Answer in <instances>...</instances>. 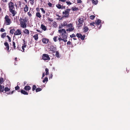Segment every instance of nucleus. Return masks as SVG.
Returning a JSON list of instances; mask_svg holds the SVG:
<instances>
[{"instance_id": "1", "label": "nucleus", "mask_w": 130, "mask_h": 130, "mask_svg": "<svg viewBox=\"0 0 130 130\" xmlns=\"http://www.w3.org/2000/svg\"><path fill=\"white\" fill-rule=\"evenodd\" d=\"M65 26H66V28H68L66 30V31H69V32L73 31L74 29L73 24L70 23L68 24V21H65L63 22V23H61V26H59V29H61Z\"/></svg>"}, {"instance_id": "2", "label": "nucleus", "mask_w": 130, "mask_h": 130, "mask_svg": "<svg viewBox=\"0 0 130 130\" xmlns=\"http://www.w3.org/2000/svg\"><path fill=\"white\" fill-rule=\"evenodd\" d=\"M9 11L12 14V16H14L17 14V12L15 10L14 3L12 2H10L8 4Z\"/></svg>"}, {"instance_id": "3", "label": "nucleus", "mask_w": 130, "mask_h": 130, "mask_svg": "<svg viewBox=\"0 0 130 130\" xmlns=\"http://www.w3.org/2000/svg\"><path fill=\"white\" fill-rule=\"evenodd\" d=\"M71 9H67L65 10L62 12V14L63 15V17L66 18H68L69 17V13Z\"/></svg>"}, {"instance_id": "4", "label": "nucleus", "mask_w": 130, "mask_h": 130, "mask_svg": "<svg viewBox=\"0 0 130 130\" xmlns=\"http://www.w3.org/2000/svg\"><path fill=\"white\" fill-rule=\"evenodd\" d=\"M4 24L6 25H10L11 23V19L7 15H6L5 18Z\"/></svg>"}, {"instance_id": "5", "label": "nucleus", "mask_w": 130, "mask_h": 130, "mask_svg": "<svg viewBox=\"0 0 130 130\" xmlns=\"http://www.w3.org/2000/svg\"><path fill=\"white\" fill-rule=\"evenodd\" d=\"M78 23L77 26L78 27H81L83 25V23L84 22V19L82 18H79L78 19Z\"/></svg>"}, {"instance_id": "6", "label": "nucleus", "mask_w": 130, "mask_h": 130, "mask_svg": "<svg viewBox=\"0 0 130 130\" xmlns=\"http://www.w3.org/2000/svg\"><path fill=\"white\" fill-rule=\"evenodd\" d=\"M42 59L44 60H49L50 58L48 55L47 54H43L42 56Z\"/></svg>"}, {"instance_id": "7", "label": "nucleus", "mask_w": 130, "mask_h": 130, "mask_svg": "<svg viewBox=\"0 0 130 130\" xmlns=\"http://www.w3.org/2000/svg\"><path fill=\"white\" fill-rule=\"evenodd\" d=\"M20 26L23 28H25L27 27V24L26 23L23 22L22 21L20 22Z\"/></svg>"}, {"instance_id": "8", "label": "nucleus", "mask_w": 130, "mask_h": 130, "mask_svg": "<svg viewBox=\"0 0 130 130\" xmlns=\"http://www.w3.org/2000/svg\"><path fill=\"white\" fill-rule=\"evenodd\" d=\"M22 32L21 30L19 29H17L16 31L14 33V35H21Z\"/></svg>"}, {"instance_id": "9", "label": "nucleus", "mask_w": 130, "mask_h": 130, "mask_svg": "<svg viewBox=\"0 0 130 130\" xmlns=\"http://www.w3.org/2000/svg\"><path fill=\"white\" fill-rule=\"evenodd\" d=\"M61 36H62V39H64L65 40H67V35L65 34L62 33L61 35Z\"/></svg>"}, {"instance_id": "10", "label": "nucleus", "mask_w": 130, "mask_h": 130, "mask_svg": "<svg viewBox=\"0 0 130 130\" xmlns=\"http://www.w3.org/2000/svg\"><path fill=\"white\" fill-rule=\"evenodd\" d=\"M49 41V39L45 38H44L42 39V41L43 43L45 44H47Z\"/></svg>"}, {"instance_id": "11", "label": "nucleus", "mask_w": 130, "mask_h": 130, "mask_svg": "<svg viewBox=\"0 0 130 130\" xmlns=\"http://www.w3.org/2000/svg\"><path fill=\"white\" fill-rule=\"evenodd\" d=\"M89 30V28L87 26H86L85 25L84 26L83 30V32H87Z\"/></svg>"}, {"instance_id": "12", "label": "nucleus", "mask_w": 130, "mask_h": 130, "mask_svg": "<svg viewBox=\"0 0 130 130\" xmlns=\"http://www.w3.org/2000/svg\"><path fill=\"white\" fill-rule=\"evenodd\" d=\"M29 7L27 5H26L24 8V11L25 13L27 12L28 10Z\"/></svg>"}, {"instance_id": "13", "label": "nucleus", "mask_w": 130, "mask_h": 130, "mask_svg": "<svg viewBox=\"0 0 130 130\" xmlns=\"http://www.w3.org/2000/svg\"><path fill=\"white\" fill-rule=\"evenodd\" d=\"M59 32V33H63L66 34V31L64 29H59L58 30Z\"/></svg>"}, {"instance_id": "14", "label": "nucleus", "mask_w": 130, "mask_h": 130, "mask_svg": "<svg viewBox=\"0 0 130 130\" xmlns=\"http://www.w3.org/2000/svg\"><path fill=\"white\" fill-rule=\"evenodd\" d=\"M31 87L29 86H26L24 87V89L26 91H29L31 89Z\"/></svg>"}, {"instance_id": "15", "label": "nucleus", "mask_w": 130, "mask_h": 130, "mask_svg": "<svg viewBox=\"0 0 130 130\" xmlns=\"http://www.w3.org/2000/svg\"><path fill=\"white\" fill-rule=\"evenodd\" d=\"M23 32L25 35H29V32L28 29H25L23 31Z\"/></svg>"}, {"instance_id": "16", "label": "nucleus", "mask_w": 130, "mask_h": 130, "mask_svg": "<svg viewBox=\"0 0 130 130\" xmlns=\"http://www.w3.org/2000/svg\"><path fill=\"white\" fill-rule=\"evenodd\" d=\"M101 22V20L99 19H98L95 21V25H99Z\"/></svg>"}, {"instance_id": "17", "label": "nucleus", "mask_w": 130, "mask_h": 130, "mask_svg": "<svg viewBox=\"0 0 130 130\" xmlns=\"http://www.w3.org/2000/svg\"><path fill=\"white\" fill-rule=\"evenodd\" d=\"M4 86L0 85V92H3L4 90Z\"/></svg>"}, {"instance_id": "18", "label": "nucleus", "mask_w": 130, "mask_h": 130, "mask_svg": "<svg viewBox=\"0 0 130 130\" xmlns=\"http://www.w3.org/2000/svg\"><path fill=\"white\" fill-rule=\"evenodd\" d=\"M21 92L22 94L24 95H27L28 94V93L25 90H22L21 91Z\"/></svg>"}, {"instance_id": "19", "label": "nucleus", "mask_w": 130, "mask_h": 130, "mask_svg": "<svg viewBox=\"0 0 130 130\" xmlns=\"http://www.w3.org/2000/svg\"><path fill=\"white\" fill-rule=\"evenodd\" d=\"M4 44L5 46H6L7 50L8 51L9 49V47L8 43L7 42H5L4 43Z\"/></svg>"}, {"instance_id": "20", "label": "nucleus", "mask_w": 130, "mask_h": 130, "mask_svg": "<svg viewBox=\"0 0 130 130\" xmlns=\"http://www.w3.org/2000/svg\"><path fill=\"white\" fill-rule=\"evenodd\" d=\"M36 16L37 17L39 18H41V15L40 13L39 12H37L36 13Z\"/></svg>"}, {"instance_id": "21", "label": "nucleus", "mask_w": 130, "mask_h": 130, "mask_svg": "<svg viewBox=\"0 0 130 130\" xmlns=\"http://www.w3.org/2000/svg\"><path fill=\"white\" fill-rule=\"evenodd\" d=\"M41 28L44 31H45L46 29V26L43 24L41 25Z\"/></svg>"}, {"instance_id": "22", "label": "nucleus", "mask_w": 130, "mask_h": 130, "mask_svg": "<svg viewBox=\"0 0 130 130\" xmlns=\"http://www.w3.org/2000/svg\"><path fill=\"white\" fill-rule=\"evenodd\" d=\"M50 50L53 52L55 51L56 50V48L53 46H50Z\"/></svg>"}, {"instance_id": "23", "label": "nucleus", "mask_w": 130, "mask_h": 130, "mask_svg": "<svg viewBox=\"0 0 130 130\" xmlns=\"http://www.w3.org/2000/svg\"><path fill=\"white\" fill-rule=\"evenodd\" d=\"M33 38H34L37 41L38 39V34H36L33 36Z\"/></svg>"}, {"instance_id": "24", "label": "nucleus", "mask_w": 130, "mask_h": 130, "mask_svg": "<svg viewBox=\"0 0 130 130\" xmlns=\"http://www.w3.org/2000/svg\"><path fill=\"white\" fill-rule=\"evenodd\" d=\"M56 16L58 17L59 18H57L56 20H62L63 18V17H61L58 14H56Z\"/></svg>"}, {"instance_id": "25", "label": "nucleus", "mask_w": 130, "mask_h": 130, "mask_svg": "<svg viewBox=\"0 0 130 130\" xmlns=\"http://www.w3.org/2000/svg\"><path fill=\"white\" fill-rule=\"evenodd\" d=\"M72 10L73 11H77L78 10V8L76 7H72L71 8Z\"/></svg>"}, {"instance_id": "26", "label": "nucleus", "mask_w": 130, "mask_h": 130, "mask_svg": "<svg viewBox=\"0 0 130 130\" xmlns=\"http://www.w3.org/2000/svg\"><path fill=\"white\" fill-rule=\"evenodd\" d=\"M47 5L50 7H54V4H53L50 2L48 3Z\"/></svg>"}, {"instance_id": "27", "label": "nucleus", "mask_w": 130, "mask_h": 130, "mask_svg": "<svg viewBox=\"0 0 130 130\" xmlns=\"http://www.w3.org/2000/svg\"><path fill=\"white\" fill-rule=\"evenodd\" d=\"M57 7L59 9H62V6L60 4H58L56 5Z\"/></svg>"}, {"instance_id": "28", "label": "nucleus", "mask_w": 130, "mask_h": 130, "mask_svg": "<svg viewBox=\"0 0 130 130\" xmlns=\"http://www.w3.org/2000/svg\"><path fill=\"white\" fill-rule=\"evenodd\" d=\"M92 3L94 4L95 5L97 4L98 2V0H95V1L94 0H92Z\"/></svg>"}, {"instance_id": "29", "label": "nucleus", "mask_w": 130, "mask_h": 130, "mask_svg": "<svg viewBox=\"0 0 130 130\" xmlns=\"http://www.w3.org/2000/svg\"><path fill=\"white\" fill-rule=\"evenodd\" d=\"M53 25L54 27H56L57 26V24L55 21H54L53 22Z\"/></svg>"}, {"instance_id": "30", "label": "nucleus", "mask_w": 130, "mask_h": 130, "mask_svg": "<svg viewBox=\"0 0 130 130\" xmlns=\"http://www.w3.org/2000/svg\"><path fill=\"white\" fill-rule=\"evenodd\" d=\"M6 32H5L4 33H3L1 35V37L2 38H4L6 36Z\"/></svg>"}, {"instance_id": "31", "label": "nucleus", "mask_w": 130, "mask_h": 130, "mask_svg": "<svg viewBox=\"0 0 130 130\" xmlns=\"http://www.w3.org/2000/svg\"><path fill=\"white\" fill-rule=\"evenodd\" d=\"M26 44H23V45L22 46V48L23 50V51H22V52H24V48L26 47Z\"/></svg>"}, {"instance_id": "32", "label": "nucleus", "mask_w": 130, "mask_h": 130, "mask_svg": "<svg viewBox=\"0 0 130 130\" xmlns=\"http://www.w3.org/2000/svg\"><path fill=\"white\" fill-rule=\"evenodd\" d=\"M37 87L36 85H33L32 87V91H34L36 89H37Z\"/></svg>"}, {"instance_id": "33", "label": "nucleus", "mask_w": 130, "mask_h": 130, "mask_svg": "<svg viewBox=\"0 0 130 130\" xmlns=\"http://www.w3.org/2000/svg\"><path fill=\"white\" fill-rule=\"evenodd\" d=\"M48 81V79L47 77H45L44 79L43 80V82L45 83V82H47Z\"/></svg>"}, {"instance_id": "34", "label": "nucleus", "mask_w": 130, "mask_h": 130, "mask_svg": "<svg viewBox=\"0 0 130 130\" xmlns=\"http://www.w3.org/2000/svg\"><path fill=\"white\" fill-rule=\"evenodd\" d=\"M42 90V89L41 88H38L36 89V92L40 91Z\"/></svg>"}, {"instance_id": "35", "label": "nucleus", "mask_w": 130, "mask_h": 130, "mask_svg": "<svg viewBox=\"0 0 130 130\" xmlns=\"http://www.w3.org/2000/svg\"><path fill=\"white\" fill-rule=\"evenodd\" d=\"M15 30L14 29V28L10 30V32L11 34H13L14 33Z\"/></svg>"}, {"instance_id": "36", "label": "nucleus", "mask_w": 130, "mask_h": 130, "mask_svg": "<svg viewBox=\"0 0 130 130\" xmlns=\"http://www.w3.org/2000/svg\"><path fill=\"white\" fill-rule=\"evenodd\" d=\"M58 40H59L60 42L61 40L63 41L64 42H66L67 41V40H64V39H62V38H61V37L58 38Z\"/></svg>"}, {"instance_id": "37", "label": "nucleus", "mask_w": 130, "mask_h": 130, "mask_svg": "<svg viewBox=\"0 0 130 130\" xmlns=\"http://www.w3.org/2000/svg\"><path fill=\"white\" fill-rule=\"evenodd\" d=\"M45 71L46 72L45 74L46 75H48L49 74L48 69L47 68H46L45 69Z\"/></svg>"}, {"instance_id": "38", "label": "nucleus", "mask_w": 130, "mask_h": 130, "mask_svg": "<svg viewBox=\"0 0 130 130\" xmlns=\"http://www.w3.org/2000/svg\"><path fill=\"white\" fill-rule=\"evenodd\" d=\"M4 90L5 92H7L9 91L10 89L8 87H6L4 88Z\"/></svg>"}, {"instance_id": "39", "label": "nucleus", "mask_w": 130, "mask_h": 130, "mask_svg": "<svg viewBox=\"0 0 130 130\" xmlns=\"http://www.w3.org/2000/svg\"><path fill=\"white\" fill-rule=\"evenodd\" d=\"M34 0H29V1L30 2V4L31 5H34Z\"/></svg>"}, {"instance_id": "40", "label": "nucleus", "mask_w": 130, "mask_h": 130, "mask_svg": "<svg viewBox=\"0 0 130 130\" xmlns=\"http://www.w3.org/2000/svg\"><path fill=\"white\" fill-rule=\"evenodd\" d=\"M76 36L78 38H80L81 36V34L80 33H77L76 34Z\"/></svg>"}, {"instance_id": "41", "label": "nucleus", "mask_w": 130, "mask_h": 130, "mask_svg": "<svg viewBox=\"0 0 130 130\" xmlns=\"http://www.w3.org/2000/svg\"><path fill=\"white\" fill-rule=\"evenodd\" d=\"M28 21V20L27 19L25 18L24 19H23V20L22 21L26 23Z\"/></svg>"}, {"instance_id": "42", "label": "nucleus", "mask_w": 130, "mask_h": 130, "mask_svg": "<svg viewBox=\"0 0 130 130\" xmlns=\"http://www.w3.org/2000/svg\"><path fill=\"white\" fill-rule=\"evenodd\" d=\"M55 55L57 57V58L59 57V53L58 52L56 51V52Z\"/></svg>"}, {"instance_id": "43", "label": "nucleus", "mask_w": 130, "mask_h": 130, "mask_svg": "<svg viewBox=\"0 0 130 130\" xmlns=\"http://www.w3.org/2000/svg\"><path fill=\"white\" fill-rule=\"evenodd\" d=\"M95 17V16L94 15H91L90 17V18L91 20L93 19Z\"/></svg>"}, {"instance_id": "44", "label": "nucleus", "mask_w": 130, "mask_h": 130, "mask_svg": "<svg viewBox=\"0 0 130 130\" xmlns=\"http://www.w3.org/2000/svg\"><path fill=\"white\" fill-rule=\"evenodd\" d=\"M12 45L13 46V47L14 49H16V46H15V43L13 41L12 42Z\"/></svg>"}, {"instance_id": "45", "label": "nucleus", "mask_w": 130, "mask_h": 130, "mask_svg": "<svg viewBox=\"0 0 130 130\" xmlns=\"http://www.w3.org/2000/svg\"><path fill=\"white\" fill-rule=\"evenodd\" d=\"M85 37V35L82 36V35L81 34V36L80 38L82 40H84Z\"/></svg>"}, {"instance_id": "46", "label": "nucleus", "mask_w": 130, "mask_h": 130, "mask_svg": "<svg viewBox=\"0 0 130 130\" xmlns=\"http://www.w3.org/2000/svg\"><path fill=\"white\" fill-rule=\"evenodd\" d=\"M57 37H58L57 36H55L54 37L53 39L54 42H56L57 41Z\"/></svg>"}, {"instance_id": "47", "label": "nucleus", "mask_w": 130, "mask_h": 130, "mask_svg": "<svg viewBox=\"0 0 130 130\" xmlns=\"http://www.w3.org/2000/svg\"><path fill=\"white\" fill-rule=\"evenodd\" d=\"M70 37L71 38L75 37H76V36L74 34H73L72 35H70Z\"/></svg>"}, {"instance_id": "48", "label": "nucleus", "mask_w": 130, "mask_h": 130, "mask_svg": "<svg viewBox=\"0 0 130 130\" xmlns=\"http://www.w3.org/2000/svg\"><path fill=\"white\" fill-rule=\"evenodd\" d=\"M61 6H62V9H66V6L63 4H62Z\"/></svg>"}, {"instance_id": "49", "label": "nucleus", "mask_w": 130, "mask_h": 130, "mask_svg": "<svg viewBox=\"0 0 130 130\" xmlns=\"http://www.w3.org/2000/svg\"><path fill=\"white\" fill-rule=\"evenodd\" d=\"M7 37L8 38V41L9 42H11V38L8 35L7 36Z\"/></svg>"}, {"instance_id": "50", "label": "nucleus", "mask_w": 130, "mask_h": 130, "mask_svg": "<svg viewBox=\"0 0 130 130\" xmlns=\"http://www.w3.org/2000/svg\"><path fill=\"white\" fill-rule=\"evenodd\" d=\"M95 25V23L94 22H91L90 23V25L91 26H95L94 25Z\"/></svg>"}, {"instance_id": "51", "label": "nucleus", "mask_w": 130, "mask_h": 130, "mask_svg": "<svg viewBox=\"0 0 130 130\" xmlns=\"http://www.w3.org/2000/svg\"><path fill=\"white\" fill-rule=\"evenodd\" d=\"M47 20L48 21H51V22H52L53 21V20L51 18L49 17H48L47 18Z\"/></svg>"}, {"instance_id": "52", "label": "nucleus", "mask_w": 130, "mask_h": 130, "mask_svg": "<svg viewBox=\"0 0 130 130\" xmlns=\"http://www.w3.org/2000/svg\"><path fill=\"white\" fill-rule=\"evenodd\" d=\"M27 13L28 15L30 17H31L32 16V14L31 13H30V11L28 12Z\"/></svg>"}, {"instance_id": "53", "label": "nucleus", "mask_w": 130, "mask_h": 130, "mask_svg": "<svg viewBox=\"0 0 130 130\" xmlns=\"http://www.w3.org/2000/svg\"><path fill=\"white\" fill-rule=\"evenodd\" d=\"M15 89L17 90H19L20 89V87L18 86H16L15 88Z\"/></svg>"}, {"instance_id": "54", "label": "nucleus", "mask_w": 130, "mask_h": 130, "mask_svg": "<svg viewBox=\"0 0 130 130\" xmlns=\"http://www.w3.org/2000/svg\"><path fill=\"white\" fill-rule=\"evenodd\" d=\"M5 31V30L3 28H1L0 30V31L1 32H4Z\"/></svg>"}, {"instance_id": "55", "label": "nucleus", "mask_w": 130, "mask_h": 130, "mask_svg": "<svg viewBox=\"0 0 130 130\" xmlns=\"http://www.w3.org/2000/svg\"><path fill=\"white\" fill-rule=\"evenodd\" d=\"M40 9H41L42 11L43 12V13L44 14H45V10H44V9L43 8H41Z\"/></svg>"}, {"instance_id": "56", "label": "nucleus", "mask_w": 130, "mask_h": 130, "mask_svg": "<svg viewBox=\"0 0 130 130\" xmlns=\"http://www.w3.org/2000/svg\"><path fill=\"white\" fill-rule=\"evenodd\" d=\"M66 3H67V4L68 5H71L72 4V3L70 2V1L66 2Z\"/></svg>"}, {"instance_id": "57", "label": "nucleus", "mask_w": 130, "mask_h": 130, "mask_svg": "<svg viewBox=\"0 0 130 130\" xmlns=\"http://www.w3.org/2000/svg\"><path fill=\"white\" fill-rule=\"evenodd\" d=\"M77 3H81L82 2V1L81 0H77Z\"/></svg>"}, {"instance_id": "58", "label": "nucleus", "mask_w": 130, "mask_h": 130, "mask_svg": "<svg viewBox=\"0 0 130 130\" xmlns=\"http://www.w3.org/2000/svg\"><path fill=\"white\" fill-rule=\"evenodd\" d=\"M3 78H0V83L2 84L3 81Z\"/></svg>"}, {"instance_id": "59", "label": "nucleus", "mask_w": 130, "mask_h": 130, "mask_svg": "<svg viewBox=\"0 0 130 130\" xmlns=\"http://www.w3.org/2000/svg\"><path fill=\"white\" fill-rule=\"evenodd\" d=\"M15 91L14 90H13L11 92H9L8 93H7L8 94H12Z\"/></svg>"}, {"instance_id": "60", "label": "nucleus", "mask_w": 130, "mask_h": 130, "mask_svg": "<svg viewBox=\"0 0 130 130\" xmlns=\"http://www.w3.org/2000/svg\"><path fill=\"white\" fill-rule=\"evenodd\" d=\"M1 1L4 3H7L8 1L7 0H1Z\"/></svg>"}, {"instance_id": "61", "label": "nucleus", "mask_w": 130, "mask_h": 130, "mask_svg": "<svg viewBox=\"0 0 130 130\" xmlns=\"http://www.w3.org/2000/svg\"><path fill=\"white\" fill-rule=\"evenodd\" d=\"M36 10L38 12L39 11H40L39 8L38 7H37V8H36Z\"/></svg>"}, {"instance_id": "62", "label": "nucleus", "mask_w": 130, "mask_h": 130, "mask_svg": "<svg viewBox=\"0 0 130 130\" xmlns=\"http://www.w3.org/2000/svg\"><path fill=\"white\" fill-rule=\"evenodd\" d=\"M71 42L70 41H68L67 42V44L68 45H70L71 44Z\"/></svg>"}, {"instance_id": "63", "label": "nucleus", "mask_w": 130, "mask_h": 130, "mask_svg": "<svg viewBox=\"0 0 130 130\" xmlns=\"http://www.w3.org/2000/svg\"><path fill=\"white\" fill-rule=\"evenodd\" d=\"M53 75L52 74H50V76L49 77L50 78H52L53 77Z\"/></svg>"}, {"instance_id": "64", "label": "nucleus", "mask_w": 130, "mask_h": 130, "mask_svg": "<svg viewBox=\"0 0 130 130\" xmlns=\"http://www.w3.org/2000/svg\"><path fill=\"white\" fill-rule=\"evenodd\" d=\"M23 41L24 42V44H27L26 42L24 40H23Z\"/></svg>"}]
</instances>
